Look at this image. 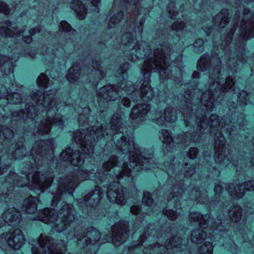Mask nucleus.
I'll use <instances>...</instances> for the list:
<instances>
[{"label":"nucleus","mask_w":254,"mask_h":254,"mask_svg":"<svg viewBox=\"0 0 254 254\" xmlns=\"http://www.w3.org/2000/svg\"><path fill=\"white\" fill-rule=\"evenodd\" d=\"M239 27L238 37L235 43V47H229L232 37L238 26L241 17H234L233 27L224 38L220 47V51L216 53L211 57L207 54L202 55L198 61L197 68L198 70L205 71L210 67L209 85L205 88L200 89L197 87L188 86L189 88L184 93L186 108L181 111L184 116L186 127H192L196 129L195 132H187L178 136L177 143L185 144L190 140L199 142L201 134L209 132H215V155L216 162L225 165L231 163L234 166L239 165L238 161L235 160L231 156L229 150L224 146L225 137L222 131L225 132L230 136L234 128L238 125L241 127V124L244 121L239 119L237 123L231 121L227 124L220 122L218 117L215 114L210 116L209 121L206 118V112H211L214 108V102L223 93L228 92L234 85V79L229 76L226 79L222 76L220 67L222 62L226 63V65L233 73L236 71L238 65V61L244 64L243 56L245 42L247 39L254 36V17H242Z\"/></svg>","instance_id":"1"},{"label":"nucleus","mask_w":254,"mask_h":254,"mask_svg":"<svg viewBox=\"0 0 254 254\" xmlns=\"http://www.w3.org/2000/svg\"><path fill=\"white\" fill-rule=\"evenodd\" d=\"M75 109L79 113V126H85L86 129L85 130L81 128L76 131L73 138L84 154L91 155L94 150L93 143L104 138L108 141L113 140L117 149L124 155L123 158L127 157L128 161L122 163L118 161L116 156H112L103 164L104 171L100 169L95 173L94 170L88 172L79 168L74 169L66 178L60 180L57 192L53 193L52 205L56 206L64 193H71L76 186L87 179L97 183H103V187L107 186L108 199L112 202L124 205L126 198L121 183L131 181L134 172L159 167L153 157L152 148H140L134 143L131 134H128L127 131L124 133L120 115L117 114L112 117L109 127L102 124L99 127L92 126L87 127L90 126L87 120L93 118L87 116L89 108L84 106Z\"/></svg>","instance_id":"2"},{"label":"nucleus","mask_w":254,"mask_h":254,"mask_svg":"<svg viewBox=\"0 0 254 254\" xmlns=\"http://www.w3.org/2000/svg\"><path fill=\"white\" fill-rule=\"evenodd\" d=\"M138 0H115L114 5L110 11V18L108 22L109 28H113L118 24L123 16L122 10L116 8L119 3H127L131 5L135 4V14L137 18L143 15L138 23H134L132 19L127 22L126 31L121 38L122 50L130 61L135 62L142 58V52L144 57L146 58L144 61L141 72L144 76L140 87L137 89L132 85L130 81H126L127 78V71L129 69V64L126 63L120 66L117 71L116 76L122 78V81L120 85H107L100 88L97 94L99 99L109 101L115 100L119 97H121L124 91L127 94L131 95L130 97L133 102H137L142 99L145 102L150 101L154 97L153 89L150 85V76L152 71L158 72L161 83H165L166 81L172 79V66L169 63L171 51V45L166 42L159 44V47L154 49L153 51L150 48L148 44L144 41L137 42L133 37L132 32L134 31L139 36H141L143 24L146 15L149 12L148 7H142L138 3Z\"/></svg>","instance_id":"3"},{"label":"nucleus","mask_w":254,"mask_h":254,"mask_svg":"<svg viewBox=\"0 0 254 254\" xmlns=\"http://www.w3.org/2000/svg\"><path fill=\"white\" fill-rule=\"evenodd\" d=\"M16 61L0 55V69L4 73L2 80L6 82L0 87V99L13 104H20L24 101L26 103L25 111H10L9 116L2 115L0 118V127L8 126L13 127L17 124L16 122L21 121L25 124L35 125L37 123L35 131L40 135L49 134L53 124L63 127V117L58 111L63 104L56 100L55 93L57 89L50 88L46 93L45 91L34 92L30 94L28 98L24 99L18 92L23 87L14 83L12 80L14 63Z\"/></svg>","instance_id":"4"},{"label":"nucleus","mask_w":254,"mask_h":254,"mask_svg":"<svg viewBox=\"0 0 254 254\" xmlns=\"http://www.w3.org/2000/svg\"><path fill=\"white\" fill-rule=\"evenodd\" d=\"M22 174L24 177L18 176L12 171L9 173L4 183L0 187V204L7 201L6 199L15 187L26 186L35 191H38L37 193L39 194L48 188L53 181L52 173L35 171L34 167L30 164L28 165L27 168L25 167L22 169Z\"/></svg>","instance_id":"5"},{"label":"nucleus","mask_w":254,"mask_h":254,"mask_svg":"<svg viewBox=\"0 0 254 254\" xmlns=\"http://www.w3.org/2000/svg\"><path fill=\"white\" fill-rule=\"evenodd\" d=\"M180 168V163L176 158H170L169 160L164 163L163 166H161V169L166 171L170 176L168 181L171 182L172 184L171 188L166 193L168 202H170L173 199L174 201H176L175 197H179L184 192V184L182 181L184 177H190L195 172L196 166L194 164L191 165L186 163L183 167V170Z\"/></svg>","instance_id":"6"},{"label":"nucleus","mask_w":254,"mask_h":254,"mask_svg":"<svg viewBox=\"0 0 254 254\" xmlns=\"http://www.w3.org/2000/svg\"><path fill=\"white\" fill-rule=\"evenodd\" d=\"M171 232V238L168 239L164 245H159L158 244L154 245L147 244L145 240L147 239L146 236L148 230H145L144 234L140 237V242L136 245H133L129 248V253H141L143 254H171L169 251L171 250L173 254L180 251L182 252V240L179 237H174V231L170 230L165 234L164 237H168Z\"/></svg>","instance_id":"7"},{"label":"nucleus","mask_w":254,"mask_h":254,"mask_svg":"<svg viewBox=\"0 0 254 254\" xmlns=\"http://www.w3.org/2000/svg\"><path fill=\"white\" fill-rule=\"evenodd\" d=\"M34 219L54 226L56 231L61 232L66 229L75 219V211L72 204H65L58 213L54 209L44 208L39 210L38 215Z\"/></svg>","instance_id":"8"},{"label":"nucleus","mask_w":254,"mask_h":254,"mask_svg":"<svg viewBox=\"0 0 254 254\" xmlns=\"http://www.w3.org/2000/svg\"><path fill=\"white\" fill-rule=\"evenodd\" d=\"M250 149L251 150L250 152L251 156L250 159L248 160V162H246L247 163V165L249 166H254V138ZM224 187L226 188L232 197L236 198H240L244 196L245 191H252L254 190V180L246 182L244 185L243 184L236 185L231 184L228 186L224 183H220L216 185L214 189L215 198L213 204L220 208H223L224 206L225 205V203L223 201L224 200V198H222L220 199V193L222 191Z\"/></svg>","instance_id":"9"},{"label":"nucleus","mask_w":254,"mask_h":254,"mask_svg":"<svg viewBox=\"0 0 254 254\" xmlns=\"http://www.w3.org/2000/svg\"><path fill=\"white\" fill-rule=\"evenodd\" d=\"M8 126L0 127V143L3 140L5 144H8V148L2 150L1 153H6L7 158L10 160L22 159L27 154L26 148L23 145V137L15 143L12 140L13 132Z\"/></svg>","instance_id":"10"},{"label":"nucleus","mask_w":254,"mask_h":254,"mask_svg":"<svg viewBox=\"0 0 254 254\" xmlns=\"http://www.w3.org/2000/svg\"><path fill=\"white\" fill-rule=\"evenodd\" d=\"M100 238L101 234L96 229L93 227L84 229L80 226L76 227L66 236L67 240L76 239V245L79 248L83 249L89 246L90 248L93 247L94 252L99 249L96 243Z\"/></svg>","instance_id":"11"},{"label":"nucleus","mask_w":254,"mask_h":254,"mask_svg":"<svg viewBox=\"0 0 254 254\" xmlns=\"http://www.w3.org/2000/svg\"><path fill=\"white\" fill-rule=\"evenodd\" d=\"M54 145L52 140H40L36 141L30 151L36 169H39L42 163L49 164V161H52L53 158Z\"/></svg>","instance_id":"12"},{"label":"nucleus","mask_w":254,"mask_h":254,"mask_svg":"<svg viewBox=\"0 0 254 254\" xmlns=\"http://www.w3.org/2000/svg\"><path fill=\"white\" fill-rule=\"evenodd\" d=\"M38 243L40 248L32 245V254H59L65 251V243L64 241L60 240L57 243L53 238L45 234L40 235Z\"/></svg>","instance_id":"13"},{"label":"nucleus","mask_w":254,"mask_h":254,"mask_svg":"<svg viewBox=\"0 0 254 254\" xmlns=\"http://www.w3.org/2000/svg\"><path fill=\"white\" fill-rule=\"evenodd\" d=\"M128 223L122 221L116 223L108 231V234L102 240V243L112 242L115 246H119L124 243L128 236Z\"/></svg>","instance_id":"14"},{"label":"nucleus","mask_w":254,"mask_h":254,"mask_svg":"<svg viewBox=\"0 0 254 254\" xmlns=\"http://www.w3.org/2000/svg\"><path fill=\"white\" fill-rule=\"evenodd\" d=\"M103 196V190L100 187H96L94 190L89 191L83 199H77V203L83 213H92L98 206Z\"/></svg>","instance_id":"15"},{"label":"nucleus","mask_w":254,"mask_h":254,"mask_svg":"<svg viewBox=\"0 0 254 254\" xmlns=\"http://www.w3.org/2000/svg\"><path fill=\"white\" fill-rule=\"evenodd\" d=\"M190 219L195 222H199L200 226L202 228H206L207 227H209L210 229L214 231H218L219 232H223L224 231H227L229 227L228 225V220L223 219L221 220L220 219L217 218L215 222H210V217L208 215H205L204 216L198 212H193L190 213L189 216Z\"/></svg>","instance_id":"16"},{"label":"nucleus","mask_w":254,"mask_h":254,"mask_svg":"<svg viewBox=\"0 0 254 254\" xmlns=\"http://www.w3.org/2000/svg\"><path fill=\"white\" fill-rule=\"evenodd\" d=\"M142 203L143 205L146 206L147 208L145 209V212H143V213H146L148 215H151L153 214H158V212H162L163 213L168 217V218L172 220H175L178 217L179 213L176 212L177 207L175 206L173 209H167V207L164 208V205L161 204V207L157 206L156 204L152 206L153 203V199L150 196V193L149 192H145L144 193L143 197L142 198ZM166 203L165 202L163 203V204Z\"/></svg>","instance_id":"17"},{"label":"nucleus","mask_w":254,"mask_h":254,"mask_svg":"<svg viewBox=\"0 0 254 254\" xmlns=\"http://www.w3.org/2000/svg\"><path fill=\"white\" fill-rule=\"evenodd\" d=\"M25 238L20 229H15L0 236V244L4 242L14 250H19L25 244Z\"/></svg>","instance_id":"18"},{"label":"nucleus","mask_w":254,"mask_h":254,"mask_svg":"<svg viewBox=\"0 0 254 254\" xmlns=\"http://www.w3.org/2000/svg\"><path fill=\"white\" fill-rule=\"evenodd\" d=\"M85 156L79 150H73L70 147L64 150L60 155V159L64 162H70L72 165L79 167L84 162Z\"/></svg>","instance_id":"19"},{"label":"nucleus","mask_w":254,"mask_h":254,"mask_svg":"<svg viewBox=\"0 0 254 254\" xmlns=\"http://www.w3.org/2000/svg\"><path fill=\"white\" fill-rule=\"evenodd\" d=\"M150 106L148 104H137L131 109L129 115L130 119L137 123H141L146 120L147 114L150 112Z\"/></svg>","instance_id":"20"},{"label":"nucleus","mask_w":254,"mask_h":254,"mask_svg":"<svg viewBox=\"0 0 254 254\" xmlns=\"http://www.w3.org/2000/svg\"><path fill=\"white\" fill-rule=\"evenodd\" d=\"M25 30V27H22L18 29L15 24H11L8 21L0 23V35L4 37H12L14 35L20 37Z\"/></svg>","instance_id":"21"},{"label":"nucleus","mask_w":254,"mask_h":254,"mask_svg":"<svg viewBox=\"0 0 254 254\" xmlns=\"http://www.w3.org/2000/svg\"><path fill=\"white\" fill-rule=\"evenodd\" d=\"M21 213L14 207L9 208L2 215L3 221L0 223V227L4 223L10 226L18 225L21 220Z\"/></svg>","instance_id":"22"},{"label":"nucleus","mask_w":254,"mask_h":254,"mask_svg":"<svg viewBox=\"0 0 254 254\" xmlns=\"http://www.w3.org/2000/svg\"><path fill=\"white\" fill-rule=\"evenodd\" d=\"M164 116H161L155 120V123L160 125H164L165 122L169 123L175 122L177 119V111L171 106L167 107L163 113Z\"/></svg>","instance_id":"23"},{"label":"nucleus","mask_w":254,"mask_h":254,"mask_svg":"<svg viewBox=\"0 0 254 254\" xmlns=\"http://www.w3.org/2000/svg\"><path fill=\"white\" fill-rule=\"evenodd\" d=\"M39 199L37 197L30 195L24 200L21 210L28 214L34 213L37 211V205Z\"/></svg>","instance_id":"24"},{"label":"nucleus","mask_w":254,"mask_h":254,"mask_svg":"<svg viewBox=\"0 0 254 254\" xmlns=\"http://www.w3.org/2000/svg\"><path fill=\"white\" fill-rule=\"evenodd\" d=\"M228 10L226 9H222L219 13L213 18L214 27L223 28L228 20Z\"/></svg>","instance_id":"25"},{"label":"nucleus","mask_w":254,"mask_h":254,"mask_svg":"<svg viewBox=\"0 0 254 254\" xmlns=\"http://www.w3.org/2000/svg\"><path fill=\"white\" fill-rule=\"evenodd\" d=\"M159 138L162 143L166 145V150L168 151H173V148L175 146L170 132L166 129L161 130L159 132Z\"/></svg>","instance_id":"26"},{"label":"nucleus","mask_w":254,"mask_h":254,"mask_svg":"<svg viewBox=\"0 0 254 254\" xmlns=\"http://www.w3.org/2000/svg\"><path fill=\"white\" fill-rule=\"evenodd\" d=\"M190 197L200 203H205L208 201L206 190L204 189L200 190V188H195L192 190Z\"/></svg>","instance_id":"27"},{"label":"nucleus","mask_w":254,"mask_h":254,"mask_svg":"<svg viewBox=\"0 0 254 254\" xmlns=\"http://www.w3.org/2000/svg\"><path fill=\"white\" fill-rule=\"evenodd\" d=\"M70 7L74 10L80 19H83L86 14V8L84 4L78 0H73Z\"/></svg>","instance_id":"28"},{"label":"nucleus","mask_w":254,"mask_h":254,"mask_svg":"<svg viewBox=\"0 0 254 254\" xmlns=\"http://www.w3.org/2000/svg\"><path fill=\"white\" fill-rule=\"evenodd\" d=\"M80 66L78 63H74L72 66L68 70V73L66 77L68 81L70 83H75L79 78V70Z\"/></svg>","instance_id":"29"},{"label":"nucleus","mask_w":254,"mask_h":254,"mask_svg":"<svg viewBox=\"0 0 254 254\" xmlns=\"http://www.w3.org/2000/svg\"><path fill=\"white\" fill-rule=\"evenodd\" d=\"M228 214L232 222H238L241 218L242 209L237 204H234L229 209Z\"/></svg>","instance_id":"30"},{"label":"nucleus","mask_w":254,"mask_h":254,"mask_svg":"<svg viewBox=\"0 0 254 254\" xmlns=\"http://www.w3.org/2000/svg\"><path fill=\"white\" fill-rule=\"evenodd\" d=\"M100 64L101 62L98 61L93 62L92 63L91 71L93 72H95V73L98 75V79L97 80L91 81V79L89 80V82H91L94 86L97 85L99 79H101L105 76L104 71L101 68Z\"/></svg>","instance_id":"31"},{"label":"nucleus","mask_w":254,"mask_h":254,"mask_svg":"<svg viewBox=\"0 0 254 254\" xmlns=\"http://www.w3.org/2000/svg\"><path fill=\"white\" fill-rule=\"evenodd\" d=\"M206 233L200 229L193 230L191 233L190 240L194 243H200L205 240Z\"/></svg>","instance_id":"32"},{"label":"nucleus","mask_w":254,"mask_h":254,"mask_svg":"<svg viewBox=\"0 0 254 254\" xmlns=\"http://www.w3.org/2000/svg\"><path fill=\"white\" fill-rule=\"evenodd\" d=\"M37 83L38 86L44 90L49 87L51 88L54 82L49 80L46 74L41 73L37 78Z\"/></svg>","instance_id":"33"},{"label":"nucleus","mask_w":254,"mask_h":254,"mask_svg":"<svg viewBox=\"0 0 254 254\" xmlns=\"http://www.w3.org/2000/svg\"><path fill=\"white\" fill-rule=\"evenodd\" d=\"M59 30L61 32H65L66 36H73L75 33V31L65 21L61 22L59 25Z\"/></svg>","instance_id":"34"},{"label":"nucleus","mask_w":254,"mask_h":254,"mask_svg":"<svg viewBox=\"0 0 254 254\" xmlns=\"http://www.w3.org/2000/svg\"><path fill=\"white\" fill-rule=\"evenodd\" d=\"M199 254H212L213 246L210 242H205L198 249Z\"/></svg>","instance_id":"35"},{"label":"nucleus","mask_w":254,"mask_h":254,"mask_svg":"<svg viewBox=\"0 0 254 254\" xmlns=\"http://www.w3.org/2000/svg\"><path fill=\"white\" fill-rule=\"evenodd\" d=\"M239 233L244 239V242H251L254 241L253 233L250 230L240 229Z\"/></svg>","instance_id":"36"},{"label":"nucleus","mask_w":254,"mask_h":254,"mask_svg":"<svg viewBox=\"0 0 254 254\" xmlns=\"http://www.w3.org/2000/svg\"><path fill=\"white\" fill-rule=\"evenodd\" d=\"M238 102H240V104L247 105L249 103V94L246 91L242 90L239 93V95H237Z\"/></svg>","instance_id":"37"},{"label":"nucleus","mask_w":254,"mask_h":254,"mask_svg":"<svg viewBox=\"0 0 254 254\" xmlns=\"http://www.w3.org/2000/svg\"><path fill=\"white\" fill-rule=\"evenodd\" d=\"M203 41L201 39H197L193 44V51L195 53H201L203 51Z\"/></svg>","instance_id":"38"},{"label":"nucleus","mask_w":254,"mask_h":254,"mask_svg":"<svg viewBox=\"0 0 254 254\" xmlns=\"http://www.w3.org/2000/svg\"><path fill=\"white\" fill-rule=\"evenodd\" d=\"M175 8V4L174 2L172 1L170 2L168 6V10L170 17L172 19H173L176 17V14H178L177 12H176Z\"/></svg>","instance_id":"39"},{"label":"nucleus","mask_w":254,"mask_h":254,"mask_svg":"<svg viewBox=\"0 0 254 254\" xmlns=\"http://www.w3.org/2000/svg\"><path fill=\"white\" fill-rule=\"evenodd\" d=\"M185 26V23L183 21H181L180 22H176L174 24H172L171 26V29L172 30L179 31L183 30V29Z\"/></svg>","instance_id":"40"},{"label":"nucleus","mask_w":254,"mask_h":254,"mask_svg":"<svg viewBox=\"0 0 254 254\" xmlns=\"http://www.w3.org/2000/svg\"><path fill=\"white\" fill-rule=\"evenodd\" d=\"M198 154V149L196 147H191L188 153V157L190 159L195 158Z\"/></svg>","instance_id":"41"},{"label":"nucleus","mask_w":254,"mask_h":254,"mask_svg":"<svg viewBox=\"0 0 254 254\" xmlns=\"http://www.w3.org/2000/svg\"><path fill=\"white\" fill-rule=\"evenodd\" d=\"M0 12L5 15L9 13V9L8 6L6 3L1 1H0Z\"/></svg>","instance_id":"42"},{"label":"nucleus","mask_w":254,"mask_h":254,"mask_svg":"<svg viewBox=\"0 0 254 254\" xmlns=\"http://www.w3.org/2000/svg\"><path fill=\"white\" fill-rule=\"evenodd\" d=\"M131 213L135 215H139L140 214V208L139 205H134L131 206L130 209Z\"/></svg>","instance_id":"43"},{"label":"nucleus","mask_w":254,"mask_h":254,"mask_svg":"<svg viewBox=\"0 0 254 254\" xmlns=\"http://www.w3.org/2000/svg\"><path fill=\"white\" fill-rule=\"evenodd\" d=\"M108 41H109L110 40H112L113 41V43L110 42V45H112L113 46L116 47L115 48H117V46L116 45L117 44L119 43V39L117 38L116 36H112L108 37Z\"/></svg>","instance_id":"44"},{"label":"nucleus","mask_w":254,"mask_h":254,"mask_svg":"<svg viewBox=\"0 0 254 254\" xmlns=\"http://www.w3.org/2000/svg\"><path fill=\"white\" fill-rule=\"evenodd\" d=\"M122 103L124 106L127 107H129L131 104L130 100L128 98L125 97L123 98V99H122Z\"/></svg>","instance_id":"45"},{"label":"nucleus","mask_w":254,"mask_h":254,"mask_svg":"<svg viewBox=\"0 0 254 254\" xmlns=\"http://www.w3.org/2000/svg\"><path fill=\"white\" fill-rule=\"evenodd\" d=\"M9 166V164L8 163L7 164H1L0 163V175H2L5 172V170L8 169Z\"/></svg>","instance_id":"46"},{"label":"nucleus","mask_w":254,"mask_h":254,"mask_svg":"<svg viewBox=\"0 0 254 254\" xmlns=\"http://www.w3.org/2000/svg\"><path fill=\"white\" fill-rule=\"evenodd\" d=\"M41 29L42 28L41 26H38L36 28L31 29L29 32L31 35H34L36 33L39 32L41 30Z\"/></svg>","instance_id":"47"},{"label":"nucleus","mask_w":254,"mask_h":254,"mask_svg":"<svg viewBox=\"0 0 254 254\" xmlns=\"http://www.w3.org/2000/svg\"><path fill=\"white\" fill-rule=\"evenodd\" d=\"M53 53H52V54L53 55H55V56H58L59 55L58 52H60V53H63L64 51L63 47H60L59 48H57L56 49V50H53Z\"/></svg>","instance_id":"48"},{"label":"nucleus","mask_w":254,"mask_h":254,"mask_svg":"<svg viewBox=\"0 0 254 254\" xmlns=\"http://www.w3.org/2000/svg\"><path fill=\"white\" fill-rule=\"evenodd\" d=\"M203 30L206 34L209 36L210 33L212 32L213 28L212 26L210 27H203Z\"/></svg>","instance_id":"49"},{"label":"nucleus","mask_w":254,"mask_h":254,"mask_svg":"<svg viewBox=\"0 0 254 254\" xmlns=\"http://www.w3.org/2000/svg\"><path fill=\"white\" fill-rule=\"evenodd\" d=\"M23 40L26 43L29 44L32 41V38L30 36H24L23 37Z\"/></svg>","instance_id":"50"},{"label":"nucleus","mask_w":254,"mask_h":254,"mask_svg":"<svg viewBox=\"0 0 254 254\" xmlns=\"http://www.w3.org/2000/svg\"><path fill=\"white\" fill-rule=\"evenodd\" d=\"M24 54L25 55H28V56L30 57L31 58H34L35 57V54L34 53V51H33L32 52H26V51L25 50L24 51Z\"/></svg>","instance_id":"51"},{"label":"nucleus","mask_w":254,"mask_h":254,"mask_svg":"<svg viewBox=\"0 0 254 254\" xmlns=\"http://www.w3.org/2000/svg\"><path fill=\"white\" fill-rule=\"evenodd\" d=\"M228 105L229 107H231L232 108H238L237 104L234 102L231 103V102L229 101Z\"/></svg>","instance_id":"52"},{"label":"nucleus","mask_w":254,"mask_h":254,"mask_svg":"<svg viewBox=\"0 0 254 254\" xmlns=\"http://www.w3.org/2000/svg\"><path fill=\"white\" fill-rule=\"evenodd\" d=\"M192 77L193 78H197L199 77V73L198 71H194L192 73Z\"/></svg>","instance_id":"53"},{"label":"nucleus","mask_w":254,"mask_h":254,"mask_svg":"<svg viewBox=\"0 0 254 254\" xmlns=\"http://www.w3.org/2000/svg\"><path fill=\"white\" fill-rule=\"evenodd\" d=\"M173 80L176 83H179V82H180L181 81V79H180V78H177V77L175 78L174 77Z\"/></svg>","instance_id":"54"},{"label":"nucleus","mask_w":254,"mask_h":254,"mask_svg":"<svg viewBox=\"0 0 254 254\" xmlns=\"http://www.w3.org/2000/svg\"><path fill=\"white\" fill-rule=\"evenodd\" d=\"M49 53H50L49 52V49H48V50L45 51V53H46V55H47V54H49Z\"/></svg>","instance_id":"55"},{"label":"nucleus","mask_w":254,"mask_h":254,"mask_svg":"<svg viewBox=\"0 0 254 254\" xmlns=\"http://www.w3.org/2000/svg\"><path fill=\"white\" fill-rule=\"evenodd\" d=\"M203 6H200V9H199V11H200V12H201V11L203 10Z\"/></svg>","instance_id":"56"},{"label":"nucleus","mask_w":254,"mask_h":254,"mask_svg":"<svg viewBox=\"0 0 254 254\" xmlns=\"http://www.w3.org/2000/svg\"><path fill=\"white\" fill-rule=\"evenodd\" d=\"M243 160H242V159H241V160H240V164L241 165H242V164L243 163Z\"/></svg>","instance_id":"57"},{"label":"nucleus","mask_w":254,"mask_h":254,"mask_svg":"<svg viewBox=\"0 0 254 254\" xmlns=\"http://www.w3.org/2000/svg\"><path fill=\"white\" fill-rule=\"evenodd\" d=\"M179 59H179V61H181V60H182V57L179 56Z\"/></svg>","instance_id":"58"},{"label":"nucleus","mask_w":254,"mask_h":254,"mask_svg":"<svg viewBox=\"0 0 254 254\" xmlns=\"http://www.w3.org/2000/svg\"><path fill=\"white\" fill-rule=\"evenodd\" d=\"M215 238L213 236H212V238H211V240H215Z\"/></svg>","instance_id":"59"},{"label":"nucleus","mask_w":254,"mask_h":254,"mask_svg":"<svg viewBox=\"0 0 254 254\" xmlns=\"http://www.w3.org/2000/svg\"><path fill=\"white\" fill-rule=\"evenodd\" d=\"M220 1H222L224 2V1H226V0H220Z\"/></svg>","instance_id":"60"},{"label":"nucleus","mask_w":254,"mask_h":254,"mask_svg":"<svg viewBox=\"0 0 254 254\" xmlns=\"http://www.w3.org/2000/svg\"><path fill=\"white\" fill-rule=\"evenodd\" d=\"M137 218L138 219H140V218H139V216H138Z\"/></svg>","instance_id":"61"},{"label":"nucleus","mask_w":254,"mask_h":254,"mask_svg":"<svg viewBox=\"0 0 254 254\" xmlns=\"http://www.w3.org/2000/svg\"><path fill=\"white\" fill-rule=\"evenodd\" d=\"M93 254L92 253H90V254Z\"/></svg>","instance_id":"62"}]
</instances>
